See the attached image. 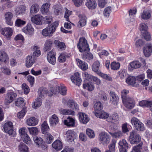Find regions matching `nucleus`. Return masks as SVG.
Masks as SVG:
<instances>
[{
    "label": "nucleus",
    "mask_w": 152,
    "mask_h": 152,
    "mask_svg": "<svg viewBox=\"0 0 152 152\" xmlns=\"http://www.w3.org/2000/svg\"><path fill=\"white\" fill-rule=\"evenodd\" d=\"M144 54L146 57H148L152 52V46L151 44L147 45L143 49Z\"/></svg>",
    "instance_id": "32"
},
{
    "label": "nucleus",
    "mask_w": 152,
    "mask_h": 152,
    "mask_svg": "<svg viewBox=\"0 0 152 152\" xmlns=\"http://www.w3.org/2000/svg\"><path fill=\"white\" fill-rule=\"evenodd\" d=\"M1 69L2 72L5 75H9L11 74V71L10 68L5 66L2 67Z\"/></svg>",
    "instance_id": "53"
},
{
    "label": "nucleus",
    "mask_w": 152,
    "mask_h": 152,
    "mask_svg": "<svg viewBox=\"0 0 152 152\" xmlns=\"http://www.w3.org/2000/svg\"><path fill=\"white\" fill-rule=\"evenodd\" d=\"M109 115L108 113L101 111L98 114H96V116L100 118H106L107 120L108 118L109 117Z\"/></svg>",
    "instance_id": "49"
},
{
    "label": "nucleus",
    "mask_w": 152,
    "mask_h": 152,
    "mask_svg": "<svg viewBox=\"0 0 152 152\" xmlns=\"http://www.w3.org/2000/svg\"><path fill=\"white\" fill-rule=\"evenodd\" d=\"M134 128L136 130L139 131H143L145 130V128L143 124L140 122Z\"/></svg>",
    "instance_id": "57"
},
{
    "label": "nucleus",
    "mask_w": 152,
    "mask_h": 152,
    "mask_svg": "<svg viewBox=\"0 0 152 152\" xmlns=\"http://www.w3.org/2000/svg\"><path fill=\"white\" fill-rule=\"evenodd\" d=\"M109 133L112 137L114 138H119L123 136V133L121 131H118L113 133L111 132H109Z\"/></svg>",
    "instance_id": "55"
},
{
    "label": "nucleus",
    "mask_w": 152,
    "mask_h": 152,
    "mask_svg": "<svg viewBox=\"0 0 152 152\" xmlns=\"http://www.w3.org/2000/svg\"><path fill=\"white\" fill-rule=\"evenodd\" d=\"M86 5L88 9H94L96 7L97 4L95 0H87Z\"/></svg>",
    "instance_id": "29"
},
{
    "label": "nucleus",
    "mask_w": 152,
    "mask_h": 152,
    "mask_svg": "<svg viewBox=\"0 0 152 152\" xmlns=\"http://www.w3.org/2000/svg\"><path fill=\"white\" fill-rule=\"evenodd\" d=\"M54 13L57 15L62 13V10L61 6L58 5H54L53 7Z\"/></svg>",
    "instance_id": "51"
},
{
    "label": "nucleus",
    "mask_w": 152,
    "mask_h": 152,
    "mask_svg": "<svg viewBox=\"0 0 152 152\" xmlns=\"http://www.w3.org/2000/svg\"><path fill=\"white\" fill-rule=\"evenodd\" d=\"M75 119L69 117L66 119L64 120V123L67 126L74 127H75Z\"/></svg>",
    "instance_id": "24"
},
{
    "label": "nucleus",
    "mask_w": 152,
    "mask_h": 152,
    "mask_svg": "<svg viewBox=\"0 0 152 152\" xmlns=\"http://www.w3.org/2000/svg\"><path fill=\"white\" fill-rule=\"evenodd\" d=\"M100 65L99 62L98 61H96L92 65V70L98 73V72H100L99 70Z\"/></svg>",
    "instance_id": "40"
},
{
    "label": "nucleus",
    "mask_w": 152,
    "mask_h": 152,
    "mask_svg": "<svg viewBox=\"0 0 152 152\" xmlns=\"http://www.w3.org/2000/svg\"><path fill=\"white\" fill-rule=\"evenodd\" d=\"M139 105L141 107H149L152 104V101L143 100L139 103Z\"/></svg>",
    "instance_id": "44"
},
{
    "label": "nucleus",
    "mask_w": 152,
    "mask_h": 152,
    "mask_svg": "<svg viewBox=\"0 0 152 152\" xmlns=\"http://www.w3.org/2000/svg\"><path fill=\"white\" fill-rule=\"evenodd\" d=\"M25 122L29 126H34L38 124V120L34 117H31L25 119Z\"/></svg>",
    "instance_id": "14"
},
{
    "label": "nucleus",
    "mask_w": 152,
    "mask_h": 152,
    "mask_svg": "<svg viewBox=\"0 0 152 152\" xmlns=\"http://www.w3.org/2000/svg\"><path fill=\"white\" fill-rule=\"evenodd\" d=\"M111 12V9L110 7H108L105 8L103 13L105 18H108Z\"/></svg>",
    "instance_id": "62"
},
{
    "label": "nucleus",
    "mask_w": 152,
    "mask_h": 152,
    "mask_svg": "<svg viewBox=\"0 0 152 152\" xmlns=\"http://www.w3.org/2000/svg\"><path fill=\"white\" fill-rule=\"evenodd\" d=\"M28 130L30 134L32 135H35L38 133V130L36 127L28 128Z\"/></svg>",
    "instance_id": "61"
},
{
    "label": "nucleus",
    "mask_w": 152,
    "mask_h": 152,
    "mask_svg": "<svg viewBox=\"0 0 152 152\" xmlns=\"http://www.w3.org/2000/svg\"><path fill=\"white\" fill-rule=\"evenodd\" d=\"M27 112L26 108V107H23L21 110L18 113L17 117L18 118H23Z\"/></svg>",
    "instance_id": "54"
},
{
    "label": "nucleus",
    "mask_w": 152,
    "mask_h": 152,
    "mask_svg": "<svg viewBox=\"0 0 152 152\" xmlns=\"http://www.w3.org/2000/svg\"><path fill=\"white\" fill-rule=\"evenodd\" d=\"M26 23V21L18 18L16 19L15 22V25L17 27H20L23 26Z\"/></svg>",
    "instance_id": "56"
},
{
    "label": "nucleus",
    "mask_w": 152,
    "mask_h": 152,
    "mask_svg": "<svg viewBox=\"0 0 152 152\" xmlns=\"http://www.w3.org/2000/svg\"><path fill=\"white\" fill-rule=\"evenodd\" d=\"M39 9V7L38 5L33 4L31 7L30 13L31 14L36 13L38 12Z\"/></svg>",
    "instance_id": "45"
},
{
    "label": "nucleus",
    "mask_w": 152,
    "mask_h": 152,
    "mask_svg": "<svg viewBox=\"0 0 152 152\" xmlns=\"http://www.w3.org/2000/svg\"><path fill=\"white\" fill-rule=\"evenodd\" d=\"M17 94L14 91L10 90L6 94L4 100V104L8 105L12 103L15 99Z\"/></svg>",
    "instance_id": "2"
},
{
    "label": "nucleus",
    "mask_w": 152,
    "mask_h": 152,
    "mask_svg": "<svg viewBox=\"0 0 152 152\" xmlns=\"http://www.w3.org/2000/svg\"><path fill=\"white\" fill-rule=\"evenodd\" d=\"M53 43V41L50 39L46 40L44 44V51H47L50 50Z\"/></svg>",
    "instance_id": "36"
},
{
    "label": "nucleus",
    "mask_w": 152,
    "mask_h": 152,
    "mask_svg": "<svg viewBox=\"0 0 152 152\" xmlns=\"http://www.w3.org/2000/svg\"><path fill=\"white\" fill-rule=\"evenodd\" d=\"M52 147L57 151L61 150L63 147L62 143L59 140H56L52 144Z\"/></svg>",
    "instance_id": "27"
},
{
    "label": "nucleus",
    "mask_w": 152,
    "mask_h": 152,
    "mask_svg": "<svg viewBox=\"0 0 152 152\" xmlns=\"http://www.w3.org/2000/svg\"><path fill=\"white\" fill-rule=\"evenodd\" d=\"M77 63L79 67L83 70H85L88 69L87 64L79 59H76Z\"/></svg>",
    "instance_id": "33"
},
{
    "label": "nucleus",
    "mask_w": 152,
    "mask_h": 152,
    "mask_svg": "<svg viewBox=\"0 0 152 152\" xmlns=\"http://www.w3.org/2000/svg\"><path fill=\"white\" fill-rule=\"evenodd\" d=\"M72 82L78 86L81 84V80L79 73L76 72L75 73L74 75L71 77Z\"/></svg>",
    "instance_id": "16"
},
{
    "label": "nucleus",
    "mask_w": 152,
    "mask_h": 152,
    "mask_svg": "<svg viewBox=\"0 0 152 152\" xmlns=\"http://www.w3.org/2000/svg\"><path fill=\"white\" fill-rule=\"evenodd\" d=\"M24 101V100L23 98H19L15 102V105L18 107L20 105H24L25 104V103Z\"/></svg>",
    "instance_id": "59"
},
{
    "label": "nucleus",
    "mask_w": 152,
    "mask_h": 152,
    "mask_svg": "<svg viewBox=\"0 0 152 152\" xmlns=\"http://www.w3.org/2000/svg\"><path fill=\"white\" fill-rule=\"evenodd\" d=\"M41 129L43 134L48 132L50 130V128L47 121H45L42 124Z\"/></svg>",
    "instance_id": "35"
},
{
    "label": "nucleus",
    "mask_w": 152,
    "mask_h": 152,
    "mask_svg": "<svg viewBox=\"0 0 152 152\" xmlns=\"http://www.w3.org/2000/svg\"><path fill=\"white\" fill-rule=\"evenodd\" d=\"M141 66V63L137 60L131 62L128 66V69L130 71H133L134 69L140 68Z\"/></svg>",
    "instance_id": "17"
},
{
    "label": "nucleus",
    "mask_w": 152,
    "mask_h": 152,
    "mask_svg": "<svg viewBox=\"0 0 152 152\" xmlns=\"http://www.w3.org/2000/svg\"><path fill=\"white\" fill-rule=\"evenodd\" d=\"M98 140L100 143L103 145L107 144L110 141V136L105 132H102L99 135Z\"/></svg>",
    "instance_id": "4"
},
{
    "label": "nucleus",
    "mask_w": 152,
    "mask_h": 152,
    "mask_svg": "<svg viewBox=\"0 0 152 152\" xmlns=\"http://www.w3.org/2000/svg\"><path fill=\"white\" fill-rule=\"evenodd\" d=\"M20 152H29V148L26 145L22 142L20 143L18 146Z\"/></svg>",
    "instance_id": "38"
},
{
    "label": "nucleus",
    "mask_w": 152,
    "mask_h": 152,
    "mask_svg": "<svg viewBox=\"0 0 152 152\" xmlns=\"http://www.w3.org/2000/svg\"><path fill=\"white\" fill-rule=\"evenodd\" d=\"M14 40L16 42L17 46L18 47H21L23 43L24 39L23 36L20 34L17 35L14 38Z\"/></svg>",
    "instance_id": "25"
},
{
    "label": "nucleus",
    "mask_w": 152,
    "mask_h": 152,
    "mask_svg": "<svg viewBox=\"0 0 152 152\" xmlns=\"http://www.w3.org/2000/svg\"><path fill=\"white\" fill-rule=\"evenodd\" d=\"M23 31L28 35H31L34 32V29L32 26L30 24H27L22 29Z\"/></svg>",
    "instance_id": "19"
},
{
    "label": "nucleus",
    "mask_w": 152,
    "mask_h": 152,
    "mask_svg": "<svg viewBox=\"0 0 152 152\" xmlns=\"http://www.w3.org/2000/svg\"><path fill=\"white\" fill-rule=\"evenodd\" d=\"M35 143L39 147H42L44 144V141L40 137H35L33 138Z\"/></svg>",
    "instance_id": "39"
},
{
    "label": "nucleus",
    "mask_w": 152,
    "mask_h": 152,
    "mask_svg": "<svg viewBox=\"0 0 152 152\" xmlns=\"http://www.w3.org/2000/svg\"><path fill=\"white\" fill-rule=\"evenodd\" d=\"M79 16L80 19L79 22V23L81 27L84 26L86 24L87 18L85 15H81Z\"/></svg>",
    "instance_id": "43"
},
{
    "label": "nucleus",
    "mask_w": 152,
    "mask_h": 152,
    "mask_svg": "<svg viewBox=\"0 0 152 152\" xmlns=\"http://www.w3.org/2000/svg\"><path fill=\"white\" fill-rule=\"evenodd\" d=\"M67 105L70 108L76 111L79 110V107L77 103L72 100H69L68 101Z\"/></svg>",
    "instance_id": "26"
},
{
    "label": "nucleus",
    "mask_w": 152,
    "mask_h": 152,
    "mask_svg": "<svg viewBox=\"0 0 152 152\" xmlns=\"http://www.w3.org/2000/svg\"><path fill=\"white\" fill-rule=\"evenodd\" d=\"M83 76L85 79L89 81H94L97 85H99L101 83V80L97 77L88 74L87 72H85L83 74Z\"/></svg>",
    "instance_id": "7"
},
{
    "label": "nucleus",
    "mask_w": 152,
    "mask_h": 152,
    "mask_svg": "<svg viewBox=\"0 0 152 152\" xmlns=\"http://www.w3.org/2000/svg\"><path fill=\"white\" fill-rule=\"evenodd\" d=\"M67 56V54L66 53H61L58 57V60L60 62H63L66 60V58Z\"/></svg>",
    "instance_id": "64"
},
{
    "label": "nucleus",
    "mask_w": 152,
    "mask_h": 152,
    "mask_svg": "<svg viewBox=\"0 0 152 152\" xmlns=\"http://www.w3.org/2000/svg\"><path fill=\"white\" fill-rule=\"evenodd\" d=\"M13 30L10 27H6L4 28L1 34L7 39H10L13 33Z\"/></svg>",
    "instance_id": "21"
},
{
    "label": "nucleus",
    "mask_w": 152,
    "mask_h": 152,
    "mask_svg": "<svg viewBox=\"0 0 152 152\" xmlns=\"http://www.w3.org/2000/svg\"><path fill=\"white\" fill-rule=\"evenodd\" d=\"M83 88L89 91H92L94 88V86L93 83L89 82L84 84L83 85Z\"/></svg>",
    "instance_id": "42"
},
{
    "label": "nucleus",
    "mask_w": 152,
    "mask_h": 152,
    "mask_svg": "<svg viewBox=\"0 0 152 152\" xmlns=\"http://www.w3.org/2000/svg\"><path fill=\"white\" fill-rule=\"evenodd\" d=\"M26 8L23 5L17 6L15 10V15H18L24 13L26 11Z\"/></svg>",
    "instance_id": "34"
},
{
    "label": "nucleus",
    "mask_w": 152,
    "mask_h": 152,
    "mask_svg": "<svg viewBox=\"0 0 152 152\" xmlns=\"http://www.w3.org/2000/svg\"><path fill=\"white\" fill-rule=\"evenodd\" d=\"M46 142L48 144L51 143L53 139V136L49 132L44 134Z\"/></svg>",
    "instance_id": "46"
},
{
    "label": "nucleus",
    "mask_w": 152,
    "mask_h": 152,
    "mask_svg": "<svg viewBox=\"0 0 152 152\" xmlns=\"http://www.w3.org/2000/svg\"><path fill=\"white\" fill-rule=\"evenodd\" d=\"M54 44L61 50H64L66 46L64 43L61 42L58 40H56L54 42Z\"/></svg>",
    "instance_id": "48"
},
{
    "label": "nucleus",
    "mask_w": 152,
    "mask_h": 152,
    "mask_svg": "<svg viewBox=\"0 0 152 152\" xmlns=\"http://www.w3.org/2000/svg\"><path fill=\"white\" fill-rule=\"evenodd\" d=\"M50 4L48 3L44 4L41 8V11L42 14L47 13L49 10Z\"/></svg>",
    "instance_id": "47"
},
{
    "label": "nucleus",
    "mask_w": 152,
    "mask_h": 152,
    "mask_svg": "<svg viewBox=\"0 0 152 152\" xmlns=\"http://www.w3.org/2000/svg\"><path fill=\"white\" fill-rule=\"evenodd\" d=\"M141 18L144 20L149 19L151 16L150 12L148 11H144L141 14Z\"/></svg>",
    "instance_id": "52"
},
{
    "label": "nucleus",
    "mask_w": 152,
    "mask_h": 152,
    "mask_svg": "<svg viewBox=\"0 0 152 152\" xmlns=\"http://www.w3.org/2000/svg\"><path fill=\"white\" fill-rule=\"evenodd\" d=\"M109 95L110 103L113 105H117L119 101L118 96L113 91H110Z\"/></svg>",
    "instance_id": "11"
},
{
    "label": "nucleus",
    "mask_w": 152,
    "mask_h": 152,
    "mask_svg": "<svg viewBox=\"0 0 152 152\" xmlns=\"http://www.w3.org/2000/svg\"><path fill=\"white\" fill-rule=\"evenodd\" d=\"M77 47L80 52L84 53L83 55V58L84 59L90 60L93 58V55L89 52V45L85 38L82 37L79 39Z\"/></svg>",
    "instance_id": "1"
},
{
    "label": "nucleus",
    "mask_w": 152,
    "mask_h": 152,
    "mask_svg": "<svg viewBox=\"0 0 152 152\" xmlns=\"http://www.w3.org/2000/svg\"><path fill=\"white\" fill-rule=\"evenodd\" d=\"M126 82L129 85L134 86L136 82V78L135 77L129 76L126 79Z\"/></svg>",
    "instance_id": "31"
},
{
    "label": "nucleus",
    "mask_w": 152,
    "mask_h": 152,
    "mask_svg": "<svg viewBox=\"0 0 152 152\" xmlns=\"http://www.w3.org/2000/svg\"><path fill=\"white\" fill-rule=\"evenodd\" d=\"M36 60V58L32 55L27 56L25 59L26 66L27 68L31 67L35 63Z\"/></svg>",
    "instance_id": "10"
},
{
    "label": "nucleus",
    "mask_w": 152,
    "mask_h": 152,
    "mask_svg": "<svg viewBox=\"0 0 152 152\" xmlns=\"http://www.w3.org/2000/svg\"><path fill=\"white\" fill-rule=\"evenodd\" d=\"M120 152H127L129 146L128 143L124 139L121 140L119 142Z\"/></svg>",
    "instance_id": "15"
},
{
    "label": "nucleus",
    "mask_w": 152,
    "mask_h": 152,
    "mask_svg": "<svg viewBox=\"0 0 152 152\" xmlns=\"http://www.w3.org/2000/svg\"><path fill=\"white\" fill-rule=\"evenodd\" d=\"M130 135L129 140L131 144H137L141 141L140 137L135 131L133 130L130 133Z\"/></svg>",
    "instance_id": "3"
},
{
    "label": "nucleus",
    "mask_w": 152,
    "mask_h": 152,
    "mask_svg": "<svg viewBox=\"0 0 152 152\" xmlns=\"http://www.w3.org/2000/svg\"><path fill=\"white\" fill-rule=\"evenodd\" d=\"M120 119V117L117 113H114L112 115H109V117L107 119V121L112 123H117Z\"/></svg>",
    "instance_id": "22"
},
{
    "label": "nucleus",
    "mask_w": 152,
    "mask_h": 152,
    "mask_svg": "<svg viewBox=\"0 0 152 152\" xmlns=\"http://www.w3.org/2000/svg\"><path fill=\"white\" fill-rule=\"evenodd\" d=\"M9 58L7 53L3 50L0 51V64L6 63L8 61Z\"/></svg>",
    "instance_id": "20"
},
{
    "label": "nucleus",
    "mask_w": 152,
    "mask_h": 152,
    "mask_svg": "<svg viewBox=\"0 0 152 152\" xmlns=\"http://www.w3.org/2000/svg\"><path fill=\"white\" fill-rule=\"evenodd\" d=\"M43 19V17L39 14L33 15L31 18V21L33 23L37 25L42 24V20Z\"/></svg>",
    "instance_id": "9"
},
{
    "label": "nucleus",
    "mask_w": 152,
    "mask_h": 152,
    "mask_svg": "<svg viewBox=\"0 0 152 152\" xmlns=\"http://www.w3.org/2000/svg\"><path fill=\"white\" fill-rule=\"evenodd\" d=\"M4 131L10 135H12L13 133V126L11 121H8L3 125Z\"/></svg>",
    "instance_id": "6"
},
{
    "label": "nucleus",
    "mask_w": 152,
    "mask_h": 152,
    "mask_svg": "<svg viewBox=\"0 0 152 152\" xmlns=\"http://www.w3.org/2000/svg\"><path fill=\"white\" fill-rule=\"evenodd\" d=\"M141 34L142 37L146 41H149L151 40V35L150 33L147 31L143 32H141Z\"/></svg>",
    "instance_id": "50"
},
{
    "label": "nucleus",
    "mask_w": 152,
    "mask_h": 152,
    "mask_svg": "<svg viewBox=\"0 0 152 152\" xmlns=\"http://www.w3.org/2000/svg\"><path fill=\"white\" fill-rule=\"evenodd\" d=\"M4 16L6 23L10 26H12L13 25L12 20L13 16V13L10 12H7L4 14Z\"/></svg>",
    "instance_id": "13"
},
{
    "label": "nucleus",
    "mask_w": 152,
    "mask_h": 152,
    "mask_svg": "<svg viewBox=\"0 0 152 152\" xmlns=\"http://www.w3.org/2000/svg\"><path fill=\"white\" fill-rule=\"evenodd\" d=\"M123 102L125 107L128 109H131L135 106V101L132 97L128 96Z\"/></svg>",
    "instance_id": "5"
},
{
    "label": "nucleus",
    "mask_w": 152,
    "mask_h": 152,
    "mask_svg": "<svg viewBox=\"0 0 152 152\" xmlns=\"http://www.w3.org/2000/svg\"><path fill=\"white\" fill-rule=\"evenodd\" d=\"M48 91L46 88H40L38 90V93L39 95V97L42 98L45 96L48 93Z\"/></svg>",
    "instance_id": "37"
},
{
    "label": "nucleus",
    "mask_w": 152,
    "mask_h": 152,
    "mask_svg": "<svg viewBox=\"0 0 152 152\" xmlns=\"http://www.w3.org/2000/svg\"><path fill=\"white\" fill-rule=\"evenodd\" d=\"M129 91L128 90L125 89H123L121 91V96L122 101H124V100L126 99V98L128 96H126V95L129 93Z\"/></svg>",
    "instance_id": "63"
},
{
    "label": "nucleus",
    "mask_w": 152,
    "mask_h": 152,
    "mask_svg": "<svg viewBox=\"0 0 152 152\" xmlns=\"http://www.w3.org/2000/svg\"><path fill=\"white\" fill-rule=\"evenodd\" d=\"M120 66V64L118 62H112L110 64V67L112 70H115L118 69Z\"/></svg>",
    "instance_id": "58"
},
{
    "label": "nucleus",
    "mask_w": 152,
    "mask_h": 152,
    "mask_svg": "<svg viewBox=\"0 0 152 152\" xmlns=\"http://www.w3.org/2000/svg\"><path fill=\"white\" fill-rule=\"evenodd\" d=\"M55 32V29L49 26L43 29L42 31V35L45 37H50Z\"/></svg>",
    "instance_id": "8"
},
{
    "label": "nucleus",
    "mask_w": 152,
    "mask_h": 152,
    "mask_svg": "<svg viewBox=\"0 0 152 152\" xmlns=\"http://www.w3.org/2000/svg\"><path fill=\"white\" fill-rule=\"evenodd\" d=\"M94 114L96 115L102 111L103 108V106L101 103L99 102H97L94 105Z\"/></svg>",
    "instance_id": "30"
},
{
    "label": "nucleus",
    "mask_w": 152,
    "mask_h": 152,
    "mask_svg": "<svg viewBox=\"0 0 152 152\" xmlns=\"http://www.w3.org/2000/svg\"><path fill=\"white\" fill-rule=\"evenodd\" d=\"M34 52L33 55L34 57H38L41 54V52L40 51L39 48L37 46H34Z\"/></svg>",
    "instance_id": "60"
},
{
    "label": "nucleus",
    "mask_w": 152,
    "mask_h": 152,
    "mask_svg": "<svg viewBox=\"0 0 152 152\" xmlns=\"http://www.w3.org/2000/svg\"><path fill=\"white\" fill-rule=\"evenodd\" d=\"M75 135L76 133L73 131L69 130L66 132L64 137L68 141L71 142L74 140Z\"/></svg>",
    "instance_id": "18"
},
{
    "label": "nucleus",
    "mask_w": 152,
    "mask_h": 152,
    "mask_svg": "<svg viewBox=\"0 0 152 152\" xmlns=\"http://www.w3.org/2000/svg\"><path fill=\"white\" fill-rule=\"evenodd\" d=\"M80 121L84 124H86L89 121V118L86 114L83 113H79L78 114Z\"/></svg>",
    "instance_id": "23"
},
{
    "label": "nucleus",
    "mask_w": 152,
    "mask_h": 152,
    "mask_svg": "<svg viewBox=\"0 0 152 152\" xmlns=\"http://www.w3.org/2000/svg\"><path fill=\"white\" fill-rule=\"evenodd\" d=\"M42 100L40 98L38 97L32 104V107L34 109L39 107L42 104Z\"/></svg>",
    "instance_id": "41"
},
{
    "label": "nucleus",
    "mask_w": 152,
    "mask_h": 152,
    "mask_svg": "<svg viewBox=\"0 0 152 152\" xmlns=\"http://www.w3.org/2000/svg\"><path fill=\"white\" fill-rule=\"evenodd\" d=\"M56 53L54 50H52L48 53L47 56L48 61L51 64L54 65L56 62Z\"/></svg>",
    "instance_id": "12"
},
{
    "label": "nucleus",
    "mask_w": 152,
    "mask_h": 152,
    "mask_svg": "<svg viewBox=\"0 0 152 152\" xmlns=\"http://www.w3.org/2000/svg\"><path fill=\"white\" fill-rule=\"evenodd\" d=\"M58 122V118L56 114L53 115L49 118L50 124L51 126H56Z\"/></svg>",
    "instance_id": "28"
}]
</instances>
